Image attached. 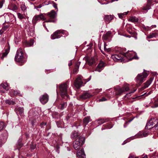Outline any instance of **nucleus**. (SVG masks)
<instances>
[{
    "label": "nucleus",
    "instance_id": "1",
    "mask_svg": "<svg viewBox=\"0 0 158 158\" xmlns=\"http://www.w3.org/2000/svg\"><path fill=\"white\" fill-rule=\"evenodd\" d=\"M15 60L17 62L23 63L26 61V59L23 56L22 48L19 49L17 51L15 57Z\"/></svg>",
    "mask_w": 158,
    "mask_h": 158
},
{
    "label": "nucleus",
    "instance_id": "2",
    "mask_svg": "<svg viewBox=\"0 0 158 158\" xmlns=\"http://www.w3.org/2000/svg\"><path fill=\"white\" fill-rule=\"evenodd\" d=\"M84 137L80 136L73 143V146L75 150L78 149L85 142Z\"/></svg>",
    "mask_w": 158,
    "mask_h": 158
},
{
    "label": "nucleus",
    "instance_id": "3",
    "mask_svg": "<svg viewBox=\"0 0 158 158\" xmlns=\"http://www.w3.org/2000/svg\"><path fill=\"white\" fill-rule=\"evenodd\" d=\"M68 85L66 83L60 85V89L61 97L64 98L65 97H68L67 94Z\"/></svg>",
    "mask_w": 158,
    "mask_h": 158
},
{
    "label": "nucleus",
    "instance_id": "4",
    "mask_svg": "<svg viewBox=\"0 0 158 158\" xmlns=\"http://www.w3.org/2000/svg\"><path fill=\"white\" fill-rule=\"evenodd\" d=\"M148 74L146 73H143L138 74L136 77V81L139 85L144 81L147 77Z\"/></svg>",
    "mask_w": 158,
    "mask_h": 158
},
{
    "label": "nucleus",
    "instance_id": "5",
    "mask_svg": "<svg viewBox=\"0 0 158 158\" xmlns=\"http://www.w3.org/2000/svg\"><path fill=\"white\" fill-rule=\"evenodd\" d=\"M62 33L63 34H65V35L67 36L68 35V33L66 31L62 30H58L54 33L51 36V38L52 39L54 40L55 39H57L60 38L61 36L60 34Z\"/></svg>",
    "mask_w": 158,
    "mask_h": 158
},
{
    "label": "nucleus",
    "instance_id": "6",
    "mask_svg": "<svg viewBox=\"0 0 158 158\" xmlns=\"http://www.w3.org/2000/svg\"><path fill=\"white\" fill-rule=\"evenodd\" d=\"M82 84V77L81 76H78L75 80L74 83L75 86L77 89H79L81 86Z\"/></svg>",
    "mask_w": 158,
    "mask_h": 158
},
{
    "label": "nucleus",
    "instance_id": "7",
    "mask_svg": "<svg viewBox=\"0 0 158 158\" xmlns=\"http://www.w3.org/2000/svg\"><path fill=\"white\" fill-rule=\"evenodd\" d=\"M46 19V18L43 14L35 16L33 19L32 22L34 23H35L37 22L40 20H44Z\"/></svg>",
    "mask_w": 158,
    "mask_h": 158
},
{
    "label": "nucleus",
    "instance_id": "8",
    "mask_svg": "<svg viewBox=\"0 0 158 158\" xmlns=\"http://www.w3.org/2000/svg\"><path fill=\"white\" fill-rule=\"evenodd\" d=\"M111 58L115 61L121 62L124 61L123 58L121 54L113 55Z\"/></svg>",
    "mask_w": 158,
    "mask_h": 158
},
{
    "label": "nucleus",
    "instance_id": "9",
    "mask_svg": "<svg viewBox=\"0 0 158 158\" xmlns=\"http://www.w3.org/2000/svg\"><path fill=\"white\" fill-rule=\"evenodd\" d=\"M129 89V88L128 85L126 84L123 88H119L116 89V91L117 92V94H120L125 91H127Z\"/></svg>",
    "mask_w": 158,
    "mask_h": 158
},
{
    "label": "nucleus",
    "instance_id": "10",
    "mask_svg": "<svg viewBox=\"0 0 158 158\" xmlns=\"http://www.w3.org/2000/svg\"><path fill=\"white\" fill-rule=\"evenodd\" d=\"M8 89V85L7 83H5L0 85V92L1 93H5V90L7 91Z\"/></svg>",
    "mask_w": 158,
    "mask_h": 158
},
{
    "label": "nucleus",
    "instance_id": "11",
    "mask_svg": "<svg viewBox=\"0 0 158 158\" xmlns=\"http://www.w3.org/2000/svg\"><path fill=\"white\" fill-rule=\"evenodd\" d=\"M48 96L46 94H44L41 96L40 98V101L43 104L46 103L48 101Z\"/></svg>",
    "mask_w": 158,
    "mask_h": 158
},
{
    "label": "nucleus",
    "instance_id": "12",
    "mask_svg": "<svg viewBox=\"0 0 158 158\" xmlns=\"http://www.w3.org/2000/svg\"><path fill=\"white\" fill-rule=\"evenodd\" d=\"M105 66L104 63L102 61H101L97 66L95 71L100 72Z\"/></svg>",
    "mask_w": 158,
    "mask_h": 158
},
{
    "label": "nucleus",
    "instance_id": "13",
    "mask_svg": "<svg viewBox=\"0 0 158 158\" xmlns=\"http://www.w3.org/2000/svg\"><path fill=\"white\" fill-rule=\"evenodd\" d=\"M135 53L131 52H130L127 53L125 54V56L127 57L128 56L130 58L129 60H131L133 59H138V58L135 55Z\"/></svg>",
    "mask_w": 158,
    "mask_h": 158
},
{
    "label": "nucleus",
    "instance_id": "14",
    "mask_svg": "<svg viewBox=\"0 0 158 158\" xmlns=\"http://www.w3.org/2000/svg\"><path fill=\"white\" fill-rule=\"evenodd\" d=\"M77 156L78 158H85V156L83 149H81L77 151Z\"/></svg>",
    "mask_w": 158,
    "mask_h": 158
},
{
    "label": "nucleus",
    "instance_id": "15",
    "mask_svg": "<svg viewBox=\"0 0 158 158\" xmlns=\"http://www.w3.org/2000/svg\"><path fill=\"white\" fill-rule=\"evenodd\" d=\"M154 77H151L149 79L147 80L146 82L144 83L143 89L148 87L151 84L154 79Z\"/></svg>",
    "mask_w": 158,
    "mask_h": 158
},
{
    "label": "nucleus",
    "instance_id": "16",
    "mask_svg": "<svg viewBox=\"0 0 158 158\" xmlns=\"http://www.w3.org/2000/svg\"><path fill=\"white\" fill-rule=\"evenodd\" d=\"M152 1L151 0H148L147 4L146 6H143V10H147L151 8V6L152 4Z\"/></svg>",
    "mask_w": 158,
    "mask_h": 158
},
{
    "label": "nucleus",
    "instance_id": "17",
    "mask_svg": "<svg viewBox=\"0 0 158 158\" xmlns=\"http://www.w3.org/2000/svg\"><path fill=\"white\" fill-rule=\"evenodd\" d=\"M148 135L147 133L143 132H139L135 137V138H141L146 136Z\"/></svg>",
    "mask_w": 158,
    "mask_h": 158
},
{
    "label": "nucleus",
    "instance_id": "18",
    "mask_svg": "<svg viewBox=\"0 0 158 158\" xmlns=\"http://www.w3.org/2000/svg\"><path fill=\"white\" fill-rule=\"evenodd\" d=\"M48 16L51 19H54L56 16L57 14L54 10H52L47 14Z\"/></svg>",
    "mask_w": 158,
    "mask_h": 158
},
{
    "label": "nucleus",
    "instance_id": "19",
    "mask_svg": "<svg viewBox=\"0 0 158 158\" xmlns=\"http://www.w3.org/2000/svg\"><path fill=\"white\" fill-rule=\"evenodd\" d=\"M149 122L153 127L157 125L158 120L156 118H153L151 119Z\"/></svg>",
    "mask_w": 158,
    "mask_h": 158
},
{
    "label": "nucleus",
    "instance_id": "20",
    "mask_svg": "<svg viewBox=\"0 0 158 158\" xmlns=\"http://www.w3.org/2000/svg\"><path fill=\"white\" fill-rule=\"evenodd\" d=\"M93 96V95L88 93H85L82 94L80 96L81 98L85 99L90 98Z\"/></svg>",
    "mask_w": 158,
    "mask_h": 158
},
{
    "label": "nucleus",
    "instance_id": "21",
    "mask_svg": "<svg viewBox=\"0 0 158 158\" xmlns=\"http://www.w3.org/2000/svg\"><path fill=\"white\" fill-rule=\"evenodd\" d=\"M79 134L76 131L73 132L71 135V138L72 139H75L79 135Z\"/></svg>",
    "mask_w": 158,
    "mask_h": 158
},
{
    "label": "nucleus",
    "instance_id": "22",
    "mask_svg": "<svg viewBox=\"0 0 158 158\" xmlns=\"http://www.w3.org/2000/svg\"><path fill=\"white\" fill-rule=\"evenodd\" d=\"M15 111L17 114H19L20 115L22 114L23 112L24 109L23 107H19L15 109Z\"/></svg>",
    "mask_w": 158,
    "mask_h": 158
},
{
    "label": "nucleus",
    "instance_id": "23",
    "mask_svg": "<svg viewBox=\"0 0 158 158\" xmlns=\"http://www.w3.org/2000/svg\"><path fill=\"white\" fill-rule=\"evenodd\" d=\"M127 30L131 34H132L135 35L136 34L135 32L133 31L132 29L130 26H129L128 27L127 26Z\"/></svg>",
    "mask_w": 158,
    "mask_h": 158
},
{
    "label": "nucleus",
    "instance_id": "24",
    "mask_svg": "<svg viewBox=\"0 0 158 158\" xmlns=\"http://www.w3.org/2000/svg\"><path fill=\"white\" fill-rule=\"evenodd\" d=\"M113 16L110 15H106L104 18V20L106 22H109L113 19Z\"/></svg>",
    "mask_w": 158,
    "mask_h": 158
},
{
    "label": "nucleus",
    "instance_id": "25",
    "mask_svg": "<svg viewBox=\"0 0 158 158\" xmlns=\"http://www.w3.org/2000/svg\"><path fill=\"white\" fill-rule=\"evenodd\" d=\"M153 106H152V107H158V98H155L152 101Z\"/></svg>",
    "mask_w": 158,
    "mask_h": 158
},
{
    "label": "nucleus",
    "instance_id": "26",
    "mask_svg": "<svg viewBox=\"0 0 158 158\" xmlns=\"http://www.w3.org/2000/svg\"><path fill=\"white\" fill-rule=\"evenodd\" d=\"M110 34L111 32L110 31H108L106 33L104 34L102 36L103 40H107L109 37L110 35Z\"/></svg>",
    "mask_w": 158,
    "mask_h": 158
},
{
    "label": "nucleus",
    "instance_id": "27",
    "mask_svg": "<svg viewBox=\"0 0 158 158\" xmlns=\"http://www.w3.org/2000/svg\"><path fill=\"white\" fill-rule=\"evenodd\" d=\"M10 95L12 96L13 95H20V92L18 90L14 91L11 90L10 92Z\"/></svg>",
    "mask_w": 158,
    "mask_h": 158
},
{
    "label": "nucleus",
    "instance_id": "28",
    "mask_svg": "<svg viewBox=\"0 0 158 158\" xmlns=\"http://www.w3.org/2000/svg\"><path fill=\"white\" fill-rule=\"evenodd\" d=\"M67 106V103L66 102H63L60 104L58 106V108L59 109L63 110L64 108H65Z\"/></svg>",
    "mask_w": 158,
    "mask_h": 158
},
{
    "label": "nucleus",
    "instance_id": "29",
    "mask_svg": "<svg viewBox=\"0 0 158 158\" xmlns=\"http://www.w3.org/2000/svg\"><path fill=\"white\" fill-rule=\"evenodd\" d=\"M90 121V119L89 117H85L83 119V123L85 125H86Z\"/></svg>",
    "mask_w": 158,
    "mask_h": 158
},
{
    "label": "nucleus",
    "instance_id": "30",
    "mask_svg": "<svg viewBox=\"0 0 158 158\" xmlns=\"http://www.w3.org/2000/svg\"><path fill=\"white\" fill-rule=\"evenodd\" d=\"M7 137V135H6L5 137L3 139H0V147H1L4 143H5Z\"/></svg>",
    "mask_w": 158,
    "mask_h": 158
},
{
    "label": "nucleus",
    "instance_id": "31",
    "mask_svg": "<svg viewBox=\"0 0 158 158\" xmlns=\"http://www.w3.org/2000/svg\"><path fill=\"white\" fill-rule=\"evenodd\" d=\"M79 63H77L75 64V68L74 69L73 71V73H77L78 71V69L79 68Z\"/></svg>",
    "mask_w": 158,
    "mask_h": 158
},
{
    "label": "nucleus",
    "instance_id": "32",
    "mask_svg": "<svg viewBox=\"0 0 158 158\" xmlns=\"http://www.w3.org/2000/svg\"><path fill=\"white\" fill-rule=\"evenodd\" d=\"M129 20L132 22H137L138 21L139 19L135 17H131L130 18Z\"/></svg>",
    "mask_w": 158,
    "mask_h": 158
},
{
    "label": "nucleus",
    "instance_id": "33",
    "mask_svg": "<svg viewBox=\"0 0 158 158\" xmlns=\"http://www.w3.org/2000/svg\"><path fill=\"white\" fill-rule=\"evenodd\" d=\"M153 127V126H152V125L150 124L149 122L147 123L145 127L146 129H150Z\"/></svg>",
    "mask_w": 158,
    "mask_h": 158
},
{
    "label": "nucleus",
    "instance_id": "34",
    "mask_svg": "<svg viewBox=\"0 0 158 158\" xmlns=\"http://www.w3.org/2000/svg\"><path fill=\"white\" fill-rule=\"evenodd\" d=\"M5 102L6 103L10 105H13L15 104V102L10 100H7Z\"/></svg>",
    "mask_w": 158,
    "mask_h": 158
},
{
    "label": "nucleus",
    "instance_id": "35",
    "mask_svg": "<svg viewBox=\"0 0 158 158\" xmlns=\"http://www.w3.org/2000/svg\"><path fill=\"white\" fill-rule=\"evenodd\" d=\"M136 89H134L133 90H132L129 93H128L127 94H126V95L125 96V97L126 98L127 97V98H128V97L131 96V94L134 93L136 91Z\"/></svg>",
    "mask_w": 158,
    "mask_h": 158
},
{
    "label": "nucleus",
    "instance_id": "36",
    "mask_svg": "<svg viewBox=\"0 0 158 158\" xmlns=\"http://www.w3.org/2000/svg\"><path fill=\"white\" fill-rule=\"evenodd\" d=\"M106 122V120L103 119H99L97 121V122L98 124L100 125Z\"/></svg>",
    "mask_w": 158,
    "mask_h": 158
},
{
    "label": "nucleus",
    "instance_id": "37",
    "mask_svg": "<svg viewBox=\"0 0 158 158\" xmlns=\"http://www.w3.org/2000/svg\"><path fill=\"white\" fill-rule=\"evenodd\" d=\"M158 35V34L156 33H153L152 34L149 35L148 36V38H151L153 37H156Z\"/></svg>",
    "mask_w": 158,
    "mask_h": 158
},
{
    "label": "nucleus",
    "instance_id": "38",
    "mask_svg": "<svg viewBox=\"0 0 158 158\" xmlns=\"http://www.w3.org/2000/svg\"><path fill=\"white\" fill-rule=\"evenodd\" d=\"M8 54V51H6V52H5L3 53L2 54V56L1 57V59H2V60H3V59Z\"/></svg>",
    "mask_w": 158,
    "mask_h": 158
},
{
    "label": "nucleus",
    "instance_id": "39",
    "mask_svg": "<svg viewBox=\"0 0 158 158\" xmlns=\"http://www.w3.org/2000/svg\"><path fill=\"white\" fill-rule=\"evenodd\" d=\"M127 12H124V13H123L118 14V15L119 17L120 18H122L123 17V16L124 15H127Z\"/></svg>",
    "mask_w": 158,
    "mask_h": 158
},
{
    "label": "nucleus",
    "instance_id": "40",
    "mask_svg": "<svg viewBox=\"0 0 158 158\" xmlns=\"http://www.w3.org/2000/svg\"><path fill=\"white\" fill-rule=\"evenodd\" d=\"M17 15L18 18L20 19H22L24 18V16L20 13H17Z\"/></svg>",
    "mask_w": 158,
    "mask_h": 158
},
{
    "label": "nucleus",
    "instance_id": "41",
    "mask_svg": "<svg viewBox=\"0 0 158 158\" xmlns=\"http://www.w3.org/2000/svg\"><path fill=\"white\" fill-rule=\"evenodd\" d=\"M5 126L4 123L3 122H0V131L2 130Z\"/></svg>",
    "mask_w": 158,
    "mask_h": 158
},
{
    "label": "nucleus",
    "instance_id": "42",
    "mask_svg": "<svg viewBox=\"0 0 158 158\" xmlns=\"http://www.w3.org/2000/svg\"><path fill=\"white\" fill-rule=\"evenodd\" d=\"M33 40H31L29 42H28L27 43V45L28 46H31L33 45Z\"/></svg>",
    "mask_w": 158,
    "mask_h": 158
},
{
    "label": "nucleus",
    "instance_id": "43",
    "mask_svg": "<svg viewBox=\"0 0 158 158\" xmlns=\"http://www.w3.org/2000/svg\"><path fill=\"white\" fill-rule=\"evenodd\" d=\"M156 27V25H152L150 27H149L148 26L147 27H145V29L146 30H150L152 29V28H155Z\"/></svg>",
    "mask_w": 158,
    "mask_h": 158
},
{
    "label": "nucleus",
    "instance_id": "44",
    "mask_svg": "<svg viewBox=\"0 0 158 158\" xmlns=\"http://www.w3.org/2000/svg\"><path fill=\"white\" fill-rule=\"evenodd\" d=\"M21 8L22 10L24 12L26 10L27 7L26 6L23 4L21 6Z\"/></svg>",
    "mask_w": 158,
    "mask_h": 158
},
{
    "label": "nucleus",
    "instance_id": "45",
    "mask_svg": "<svg viewBox=\"0 0 158 158\" xmlns=\"http://www.w3.org/2000/svg\"><path fill=\"white\" fill-rule=\"evenodd\" d=\"M94 62V58H91L89 62V64L91 65Z\"/></svg>",
    "mask_w": 158,
    "mask_h": 158
},
{
    "label": "nucleus",
    "instance_id": "46",
    "mask_svg": "<svg viewBox=\"0 0 158 158\" xmlns=\"http://www.w3.org/2000/svg\"><path fill=\"white\" fill-rule=\"evenodd\" d=\"M54 22V20H49L47 21L46 22H44L43 23V26H44V27H45L46 28V29H47V28L46 27V26H45V22L47 23V22Z\"/></svg>",
    "mask_w": 158,
    "mask_h": 158
},
{
    "label": "nucleus",
    "instance_id": "47",
    "mask_svg": "<svg viewBox=\"0 0 158 158\" xmlns=\"http://www.w3.org/2000/svg\"><path fill=\"white\" fill-rule=\"evenodd\" d=\"M8 28V26H6L3 27L2 29L1 30L2 31V32L3 33Z\"/></svg>",
    "mask_w": 158,
    "mask_h": 158
},
{
    "label": "nucleus",
    "instance_id": "48",
    "mask_svg": "<svg viewBox=\"0 0 158 158\" xmlns=\"http://www.w3.org/2000/svg\"><path fill=\"white\" fill-rule=\"evenodd\" d=\"M8 28V26H6L3 27L2 29L1 30L2 31V32L3 33Z\"/></svg>",
    "mask_w": 158,
    "mask_h": 158
},
{
    "label": "nucleus",
    "instance_id": "49",
    "mask_svg": "<svg viewBox=\"0 0 158 158\" xmlns=\"http://www.w3.org/2000/svg\"><path fill=\"white\" fill-rule=\"evenodd\" d=\"M8 28V26H6L3 27L2 29L1 30L2 31V32L3 33Z\"/></svg>",
    "mask_w": 158,
    "mask_h": 158
},
{
    "label": "nucleus",
    "instance_id": "50",
    "mask_svg": "<svg viewBox=\"0 0 158 158\" xmlns=\"http://www.w3.org/2000/svg\"><path fill=\"white\" fill-rule=\"evenodd\" d=\"M107 100L104 97H102L101 98L99 99L98 101L99 102H103L105 101H106Z\"/></svg>",
    "mask_w": 158,
    "mask_h": 158
},
{
    "label": "nucleus",
    "instance_id": "51",
    "mask_svg": "<svg viewBox=\"0 0 158 158\" xmlns=\"http://www.w3.org/2000/svg\"><path fill=\"white\" fill-rule=\"evenodd\" d=\"M12 9L14 10H17L18 9V6L15 5L14 4L12 5Z\"/></svg>",
    "mask_w": 158,
    "mask_h": 158
},
{
    "label": "nucleus",
    "instance_id": "52",
    "mask_svg": "<svg viewBox=\"0 0 158 158\" xmlns=\"http://www.w3.org/2000/svg\"><path fill=\"white\" fill-rule=\"evenodd\" d=\"M4 2L3 0H0V8L2 7Z\"/></svg>",
    "mask_w": 158,
    "mask_h": 158
},
{
    "label": "nucleus",
    "instance_id": "53",
    "mask_svg": "<svg viewBox=\"0 0 158 158\" xmlns=\"http://www.w3.org/2000/svg\"><path fill=\"white\" fill-rule=\"evenodd\" d=\"M106 44L105 43L104 44V50H105V51H109V49L106 48Z\"/></svg>",
    "mask_w": 158,
    "mask_h": 158
},
{
    "label": "nucleus",
    "instance_id": "54",
    "mask_svg": "<svg viewBox=\"0 0 158 158\" xmlns=\"http://www.w3.org/2000/svg\"><path fill=\"white\" fill-rule=\"evenodd\" d=\"M46 125V123H44V122H42L40 124V125L42 126H45V125Z\"/></svg>",
    "mask_w": 158,
    "mask_h": 158
},
{
    "label": "nucleus",
    "instance_id": "55",
    "mask_svg": "<svg viewBox=\"0 0 158 158\" xmlns=\"http://www.w3.org/2000/svg\"><path fill=\"white\" fill-rule=\"evenodd\" d=\"M72 64V62L71 61H70V62L68 64V65L69 66H71Z\"/></svg>",
    "mask_w": 158,
    "mask_h": 158
},
{
    "label": "nucleus",
    "instance_id": "56",
    "mask_svg": "<svg viewBox=\"0 0 158 158\" xmlns=\"http://www.w3.org/2000/svg\"><path fill=\"white\" fill-rule=\"evenodd\" d=\"M42 6L41 5H40L37 6V8H41L42 7Z\"/></svg>",
    "mask_w": 158,
    "mask_h": 158
},
{
    "label": "nucleus",
    "instance_id": "57",
    "mask_svg": "<svg viewBox=\"0 0 158 158\" xmlns=\"http://www.w3.org/2000/svg\"><path fill=\"white\" fill-rule=\"evenodd\" d=\"M53 6L55 8H57V5L55 3L54 4Z\"/></svg>",
    "mask_w": 158,
    "mask_h": 158
},
{
    "label": "nucleus",
    "instance_id": "58",
    "mask_svg": "<svg viewBox=\"0 0 158 158\" xmlns=\"http://www.w3.org/2000/svg\"><path fill=\"white\" fill-rule=\"evenodd\" d=\"M155 128H156V129L158 130V124L157 125V126H156Z\"/></svg>",
    "mask_w": 158,
    "mask_h": 158
},
{
    "label": "nucleus",
    "instance_id": "59",
    "mask_svg": "<svg viewBox=\"0 0 158 158\" xmlns=\"http://www.w3.org/2000/svg\"><path fill=\"white\" fill-rule=\"evenodd\" d=\"M3 33L2 32V31L1 30H0V34L1 35Z\"/></svg>",
    "mask_w": 158,
    "mask_h": 158
},
{
    "label": "nucleus",
    "instance_id": "60",
    "mask_svg": "<svg viewBox=\"0 0 158 158\" xmlns=\"http://www.w3.org/2000/svg\"><path fill=\"white\" fill-rule=\"evenodd\" d=\"M127 141H125L122 144V145H124V144H125L126 143H127Z\"/></svg>",
    "mask_w": 158,
    "mask_h": 158
},
{
    "label": "nucleus",
    "instance_id": "61",
    "mask_svg": "<svg viewBox=\"0 0 158 158\" xmlns=\"http://www.w3.org/2000/svg\"><path fill=\"white\" fill-rule=\"evenodd\" d=\"M112 127V126H111L110 127H107L106 128L108 129H110Z\"/></svg>",
    "mask_w": 158,
    "mask_h": 158
},
{
    "label": "nucleus",
    "instance_id": "62",
    "mask_svg": "<svg viewBox=\"0 0 158 158\" xmlns=\"http://www.w3.org/2000/svg\"><path fill=\"white\" fill-rule=\"evenodd\" d=\"M89 80H90V79H89V80H87V81H86L85 82V83H86V82H87V81H89Z\"/></svg>",
    "mask_w": 158,
    "mask_h": 158
},
{
    "label": "nucleus",
    "instance_id": "63",
    "mask_svg": "<svg viewBox=\"0 0 158 158\" xmlns=\"http://www.w3.org/2000/svg\"><path fill=\"white\" fill-rule=\"evenodd\" d=\"M124 127H126V126H125V124L124 125Z\"/></svg>",
    "mask_w": 158,
    "mask_h": 158
},
{
    "label": "nucleus",
    "instance_id": "64",
    "mask_svg": "<svg viewBox=\"0 0 158 158\" xmlns=\"http://www.w3.org/2000/svg\"><path fill=\"white\" fill-rule=\"evenodd\" d=\"M4 23V22H3L2 23H1L2 24H3Z\"/></svg>",
    "mask_w": 158,
    "mask_h": 158
}]
</instances>
